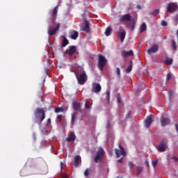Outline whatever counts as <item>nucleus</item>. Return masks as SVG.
<instances>
[{"label": "nucleus", "mask_w": 178, "mask_h": 178, "mask_svg": "<svg viewBox=\"0 0 178 178\" xmlns=\"http://www.w3.org/2000/svg\"><path fill=\"white\" fill-rule=\"evenodd\" d=\"M78 83L81 86H84L87 81V73L84 72V70L80 69V70L75 72Z\"/></svg>", "instance_id": "f257e3e1"}, {"label": "nucleus", "mask_w": 178, "mask_h": 178, "mask_svg": "<svg viewBox=\"0 0 178 178\" xmlns=\"http://www.w3.org/2000/svg\"><path fill=\"white\" fill-rule=\"evenodd\" d=\"M35 119H39L40 121H38V124L41 125L42 120L45 119V111L42 108H38L34 112Z\"/></svg>", "instance_id": "f03ea898"}, {"label": "nucleus", "mask_w": 178, "mask_h": 178, "mask_svg": "<svg viewBox=\"0 0 178 178\" xmlns=\"http://www.w3.org/2000/svg\"><path fill=\"white\" fill-rule=\"evenodd\" d=\"M107 62L108 60H106V58H105V56L101 54L98 55V67L99 70H104V67H105V65H106Z\"/></svg>", "instance_id": "7ed1b4c3"}, {"label": "nucleus", "mask_w": 178, "mask_h": 178, "mask_svg": "<svg viewBox=\"0 0 178 178\" xmlns=\"http://www.w3.org/2000/svg\"><path fill=\"white\" fill-rule=\"evenodd\" d=\"M118 148L120 149V150L119 149H114L116 158H119L121 156H123V158H124V156L127 155L126 150L124 149V147H122L121 144L118 145Z\"/></svg>", "instance_id": "20e7f679"}, {"label": "nucleus", "mask_w": 178, "mask_h": 178, "mask_svg": "<svg viewBox=\"0 0 178 178\" xmlns=\"http://www.w3.org/2000/svg\"><path fill=\"white\" fill-rule=\"evenodd\" d=\"M104 154H105L104 149L102 147H99L96 153V156L94 159L95 163H98V162H101L102 161V158H104Z\"/></svg>", "instance_id": "39448f33"}, {"label": "nucleus", "mask_w": 178, "mask_h": 178, "mask_svg": "<svg viewBox=\"0 0 178 178\" xmlns=\"http://www.w3.org/2000/svg\"><path fill=\"white\" fill-rule=\"evenodd\" d=\"M60 27V24H57L56 28L54 29L53 26H50L47 30V33L49 35H55L56 34V31L59 30Z\"/></svg>", "instance_id": "423d86ee"}, {"label": "nucleus", "mask_w": 178, "mask_h": 178, "mask_svg": "<svg viewBox=\"0 0 178 178\" xmlns=\"http://www.w3.org/2000/svg\"><path fill=\"white\" fill-rule=\"evenodd\" d=\"M178 10V5L176 3H170L167 7V12L168 13H172V12H175V10Z\"/></svg>", "instance_id": "0eeeda50"}, {"label": "nucleus", "mask_w": 178, "mask_h": 178, "mask_svg": "<svg viewBox=\"0 0 178 178\" xmlns=\"http://www.w3.org/2000/svg\"><path fill=\"white\" fill-rule=\"evenodd\" d=\"M131 20H133V19L131 18V15L130 14L120 15L119 17L120 23H123L124 22H131Z\"/></svg>", "instance_id": "6e6552de"}, {"label": "nucleus", "mask_w": 178, "mask_h": 178, "mask_svg": "<svg viewBox=\"0 0 178 178\" xmlns=\"http://www.w3.org/2000/svg\"><path fill=\"white\" fill-rule=\"evenodd\" d=\"M167 149L168 144H166V142H165V140H163L162 142L157 147V149L158 151H159V152H165V151H166Z\"/></svg>", "instance_id": "1a4fd4ad"}, {"label": "nucleus", "mask_w": 178, "mask_h": 178, "mask_svg": "<svg viewBox=\"0 0 178 178\" xmlns=\"http://www.w3.org/2000/svg\"><path fill=\"white\" fill-rule=\"evenodd\" d=\"M101 90H102V87H101V85L99 83H92V92L98 94V92H101Z\"/></svg>", "instance_id": "9d476101"}, {"label": "nucleus", "mask_w": 178, "mask_h": 178, "mask_svg": "<svg viewBox=\"0 0 178 178\" xmlns=\"http://www.w3.org/2000/svg\"><path fill=\"white\" fill-rule=\"evenodd\" d=\"M77 54V47L70 46L67 49L68 56H72V55H76Z\"/></svg>", "instance_id": "9b49d317"}, {"label": "nucleus", "mask_w": 178, "mask_h": 178, "mask_svg": "<svg viewBox=\"0 0 178 178\" xmlns=\"http://www.w3.org/2000/svg\"><path fill=\"white\" fill-rule=\"evenodd\" d=\"M160 123L162 127H165V126L170 124V118L161 117L160 119Z\"/></svg>", "instance_id": "f8f14e48"}, {"label": "nucleus", "mask_w": 178, "mask_h": 178, "mask_svg": "<svg viewBox=\"0 0 178 178\" xmlns=\"http://www.w3.org/2000/svg\"><path fill=\"white\" fill-rule=\"evenodd\" d=\"M118 35L121 42H123L124 38H126V31L124 29H120V31L118 32Z\"/></svg>", "instance_id": "ddd939ff"}, {"label": "nucleus", "mask_w": 178, "mask_h": 178, "mask_svg": "<svg viewBox=\"0 0 178 178\" xmlns=\"http://www.w3.org/2000/svg\"><path fill=\"white\" fill-rule=\"evenodd\" d=\"M58 6H56L53 10V14L51 17V23L53 24H55V20H56V17L58 16Z\"/></svg>", "instance_id": "4468645a"}, {"label": "nucleus", "mask_w": 178, "mask_h": 178, "mask_svg": "<svg viewBox=\"0 0 178 178\" xmlns=\"http://www.w3.org/2000/svg\"><path fill=\"white\" fill-rule=\"evenodd\" d=\"M158 44H153L150 49H149L147 50V54H149V55H151L152 54H155V52H158Z\"/></svg>", "instance_id": "2eb2a0df"}, {"label": "nucleus", "mask_w": 178, "mask_h": 178, "mask_svg": "<svg viewBox=\"0 0 178 178\" xmlns=\"http://www.w3.org/2000/svg\"><path fill=\"white\" fill-rule=\"evenodd\" d=\"M69 37L72 40H77L79 38V32L77 31H71L69 33Z\"/></svg>", "instance_id": "dca6fc26"}, {"label": "nucleus", "mask_w": 178, "mask_h": 178, "mask_svg": "<svg viewBox=\"0 0 178 178\" xmlns=\"http://www.w3.org/2000/svg\"><path fill=\"white\" fill-rule=\"evenodd\" d=\"M121 55L124 58H127V56H133L134 55V53L133 52V50H130L129 51H122Z\"/></svg>", "instance_id": "f3484780"}, {"label": "nucleus", "mask_w": 178, "mask_h": 178, "mask_svg": "<svg viewBox=\"0 0 178 178\" xmlns=\"http://www.w3.org/2000/svg\"><path fill=\"white\" fill-rule=\"evenodd\" d=\"M83 31L85 33H90V23L86 19H84V27Z\"/></svg>", "instance_id": "a211bd4d"}, {"label": "nucleus", "mask_w": 178, "mask_h": 178, "mask_svg": "<svg viewBox=\"0 0 178 178\" xmlns=\"http://www.w3.org/2000/svg\"><path fill=\"white\" fill-rule=\"evenodd\" d=\"M73 108L74 111H77L78 112H81V104L77 102H74Z\"/></svg>", "instance_id": "6ab92c4d"}, {"label": "nucleus", "mask_w": 178, "mask_h": 178, "mask_svg": "<svg viewBox=\"0 0 178 178\" xmlns=\"http://www.w3.org/2000/svg\"><path fill=\"white\" fill-rule=\"evenodd\" d=\"M152 123V117L148 116L145 120V127H149V126H151Z\"/></svg>", "instance_id": "aec40b11"}, {"label": "nucleus", "mask_w": 178, "mask_h": 178, "mask_svg": "<svg viewBox=\"0 0 178 178\" xmlns=\"http://www.w3.org/2000/svg\"><path fill=\"white\" fill-rule=\"evenodd\" d=\"M79 162L81 163V157L80 156L77 155L74 158V166L75 168H79Z\"/></svg>", "instance_id": "412c9836"}, {"label": "nucleus", "mask_w": 178, "mask_h": 178, "mask_svg": "<svg viewBox=\"0 0 178 178\" xmlns=\"http://www.w3.org/2000/svg\"><path fill=\"white\" fill-rule=\"evenodd\" d=\"M76 140V134H74V132H72L70 136L67 137V142L70 143L71 141H75Z\"/></svg>", "instance_id": "4be33fe9"}, {"label": "nucleus", "mask_w": 178, "mask_h": 178, "mask_svg": "<svg viewBox=\"0 0 178 178\" xmlns=\"http://www.w3.org/2000/svg\"><path fill=\"white\" fill-rule=\"evenodd\" d=\"M111 33L112 28H111V26L107 27L104 32L105 35H106V37H109V35H111Z\"/></svg>", "instance_id": "5701e85b"}, {"label": "nucleus", "mask_w": 178, "mask_h": 178, "mask_svg": "<svg viewBox=\"0 0 178 178\" xmlns=\"http://www.w3.org/2000/svg\"><path fill=\"white\" fill-rule=\"evenodd\" d=\"M130 24H129V27L130 29L131 30V31H133L134 30V29L136 28V21H134V19H131V21H130Z\"/></svg>", "instance_id": "b1692460"}, {"label": "nucleus", "mask_w": 178, "mask_h": 178, "mask_svg": "<svg viewBox=\"0 0 178 178\" xmlns=\"http://www.w3.org/2000/svg\"><path fill=\"white\" fill-rule=\"evenodd\" d=\"M164 63H165V65H172L173 59L166 57L165 60L164 61Z\"/></svg>", "instance_id": "393cba45"}, {"label": "nucleus", "mask_w": 178, "mask_h": 178, "mask_svg": "<svg viewBox=\"0 0 178 178\" xmlns=\"http://www.w3.org/2000/svg\"><path fill=\"white\" fill-rule=\"evenodd\" d=\"M132 69H133V60H131L130 61V65H129V67L125 70L126 73H130V72H131Z\"/></svg>", "instance_id": "a878e982"}, {"label": "nucleus", "mask_w": 178, "mask_h": 178, "mask_svg": "<svg viewBox=\"0 0 178 178\" xmlns=\"http://www.w3.org/2000/svg\"><path fill=\"white\" fill-rule=\"evenodd\" d=\"M63 41L61 44V47L62 48H65V47L67 45V38H66V36H63Z\"/></svg>", "instance_id": "bb28decb"}, {"label": "nucleus", "mask_w": 178, "mask_h": 178, "mask_svg": "<svg viewBox=\"0 0 178 178\" xmlns=\"http://www.w3.org/2000/svg\"><path fill=\"white\" fill-rule=\"evenodd\" d=\"M147 30V24L143 22L140 26V33H144Z\"/></svg>", "instance_id": "cd10ccee"}, {"label": "nucleus", "mask_w": 178, "mask_h": 178, "mask_svg": "<svg viewBox=\"0 0 178 178\" xmlns=\"http://www.w3.org/2000/svg\"><path fill=\"white\" fill-rule=\"evenodd\" d=\"M90 173H91V168H86L85 170L83 175L86 177H88V176H90Z\"/></svg>", "instance_id": "c85d7f7f"}, {"label": "nucleus", "mask_w": 178, "mask_h": 178, "mask_svg": "<svg viewBox=\"0 0 178 178\" xmlns=\"http://www.w3.org/2000/svg\"><path fill=\"white\" fill-rule=\"evenodd\" d=\"M64 109L63 108H59V107H56L54 109V112L56 113H60V112H63Z\"/></svg>", "instance_id": "c756f323"}, {"label": "nucleus", "mask_w": 178, "mask_h": 178, "mask_svg": "<svg viewBox=\"0 0 178 178\" xmlns=\"http://www.w3.org/2000/svg\"><path fill=\"white\" fill-rule=\"evenodd\" d=\"M171 42H172V47L174 51H177V46H176V42L175 41V40H172Z\"/></svg>", "instance_id": "7c9ffc66"}, {"label": "nucleus", "mask_w": 178, "mask_h": 178, "mask_svg": "<svg viewBox=\"0 0 178 178\" xmlns=\"http://www.w3.org/2000/svg\"><path fill=\"white\" fill-rule=\"evenodd\" d=\"M77 116V112H74V113L72 114V122L74 123L75 120L74 119H76V117Z\"/></svg>", "instance_id": "2f4dec72"}, {"label": "nucleus", "mask_w": 178, "mask_h": 178, "mask_svg": "<svg viewBox=\"0 0 178 178\" xmlns=\"http://www.w3.org/2000/svg\"><path fill=\"white\" fill-rule=\"evenodd\" d=\"M85 108H86V109H91V106H90V102L88 101L86 102Z\"/></svg>", "instance_id": "473e14b6"}, {"label": "nucleus", "mask_w": 178, "mask_h": 178, "mask_svg": "<svg viewBox=\"0 0 178 178\" xmlns=\"http://www.w3.org/2000/svg\"><path fill=\"white\" fill-rule=\"evenodd\" d=\"M152 165L153 168H156V165H158V161L157 160L152 161Z\"/></svg>", "instance_id": "72a5a7b5"}, {"label": "nucleus", "mask_w": 178, "mask_h": 178, "mask_svg": "<svg viewBox=\"0 0 178 178\" xmlns=\"http://www.w3.org/2000/svg\"><path fill=\"white\" fill-rule=\"evenodd\" d=\"M128 165L129 169H133V168H134V163H133L131 161L128 162Z\"/></svg>", "instance_id": "f704fd0d"}, {"label": "nucleus", "mask_w": 178, "mask_h": 178, "mask_svg": "<svg viewBox=\"0 0 178 178\" xmlns=\"http://www.w3.org/2000/svg\"><path fill=\"white\" fill-rule=\"evenodd\" d=\"M63 118V115H57V119L60 122V123H62V119Z\"/></svg>", "instance_id": "c9c22d12"}, {"label": "nucleus", "mask_w": 178, "mask_h": 178, "mask_svg": "<svg viewBox=\"0 0 178 178\" xmlns=\"http://www.w3.org/2000/svg\"><path fill=\"white\" fill-rule=\"evenodd\" d=\"M138 175H141V172H143V167L140 166L137 168Z\"/></svg>", "instance_id": "e433bc0d"}, {"label": "nucleus", "mask_w": 178, "mask_h": 178, "mask_svg": "<svg viewBox=\"0 0 178 178\" xmlns=\"http://www.w3.org/2000/svg\"><path fill=\"white\" fill-rule=\"evenodd\" d=\"M159 13V9H156L154 12L150 13V15H158Z\"/></svg>", "instance_id": "4c0bfd02"}, {"label": "nucleus", "mask_w": 178, "mask_h": 178, "mask_svg": "<svg viewBox=\"0 0 178 178\" xmlns=\"http://www.w3.org/2000/svg\"><path fill=\"white\" fill-rule=\"evenodd\" d=\"M106 97L108 98V99H110V98H111V92H109V90H106Z\"/></svg>", "instance_id": "58836bf2"}, {"label": "nucleus", "mask_w": 178, "mask_h": 178, "mask_svg": "<svg viewBox=\"0 0 178 178\" xmlns=\"http://www.w3.org/2000/svg\"><path fill=\"white\" fill-rule=\"evenodd\" d=\"M161 26L166 27V26H168V22H166L165 20L161 21Z\"/></svg>", "instance_id": "ea45409f"}, {"label": "nucleus", "mask_w": 178, "mask_h": 178, "mask_svg": "<svg viewBox=\"0 0 178 178\" xmlns=\"http://www.w3.org/2000/svg\"><path fill=\"white\" fill-rule=\"evenodd\" d=\"M116 73L118 76H120V67L116 68Z\"/></svg>", "instance_id": "a19ab883"}, {"label": "nucleus", "mask_w": 178, "mask_h": 178, "mask_svg": "<svg viewBox=\"0 0 178 178\" xmlns=\"http://www.w3.org/2000/svg\"><path fill=\"white\" fill-rule=\"evenodd\" d=\"M170 77H172V74L170 73H168L166 76V80H170Z\"/></svg>", "instance_id": "79ce46f5"}, {"label": "nucleus", "mask_w": 178, "mask_h": 178, "mask_svg": "<svg viewBox=\"0 0 178 178\" xmlns=\"http://www.w3.org/2000/svg\"><path fill=\"white\" fill-rule=\"evenodd\" d=\"M106 127V129H111V122L109 121L107 122Z\"/></svg>", "instance_id": "37998d69"}, {"label": "nucleus", "mask_w": 178, "mask_h": 178, "mask_svg": "<svg viewBox=\"0 0 178 178\" xmlns=\"http://www.w3.org/2000/svg\"><path fill=\"white\" fill-rule=\"evenodd\" d=\"M61 177H62V178H67V174H66V173H62V174H61Z\"/></svg>", "instance_id": "c03bdc74"}, {"label": "nucleus", "mask_w": 178, "mask_h": 178, "mask_svg": "<svg viewBox=\"0 0 178 178\" xmlns=\"http://www.w3.org/2000/svg\"><path fill=\"white\" fill-rule=\"evenodd\" d=\"M172 161H175V162H177V161H178V158L176 156H172Z\"/></svg>", "instance_id": "a18cd8bd"}, {"label": "nucleus", "mask_w": 178, "mask_h": 178, "mask_svg": "<svg viewBox=\"0 0 178 178\" xmlns=\"http://www.w3.org/2000/svg\"><path fill=\"white\" fill-rule=\"evenodd\" d=\"M118 163H123V157H122L121 159H120L119 160H118Z\"/></svg>", "instance_id": "49530a36"}, {"label": "nucleus", "mask_w": 178, "mask_h": 178, "mask_svg": "<svg viewBox=\"0 0 178 178\" xmlns=\"http://www.w3.org/2000/svg\"><path fill=\"white\" fill-rule=\"evenodd\" d=\"M168 94H169V97H170H170H172V95H173V91L170 90V91L168 92Z\"/></svg>", "instance_id": "de8ad7c7"}, {"label": "nucleus", "mask_w": 178, "mask_h": 178, "mask_svg": "<svg viewBox=\"0 0 178 178\" xmlns=\"http://www.w3.org/2000/svg\"><path fill=\"white\" fill-rule=\"evenodd\" d=\"M130 115H131V111H129L127 115V118H130Z\"/></svg>", "instance_id": "09e8293b"}, {"label": "nucleus", "mask_w": 178, "mask_h": 178, "mask_svg": "<svg viewBox=\"0 0 178 178\" xmlns=\"http://www.w3.org/2000/svg\"><path fill=\"white\" fill-rule=\"evenodd\" d=\"M175 130L178 133V124H175Z\"/></svg>", "instance_id": "8fccbe9b"}, {"label": "nucleus", "mask_w": 178, "mask_h": 178, "mask_svg": "<svg viewBox=\"0 0 178 178\" xmlns=\"http://www.w3.org/2000/svg\"><path fill=\"white\" fill-rule=\"evenodd\" d=\"M47 124H51V118L47 120Z\"/></svg>", "instance_id": "3c124183"}, {"label": "nucleus", "mask_w": 178, "mask_h": 178, "mask_svg": "<svg viewBox=\"0 0 178 178\" xmlns=\"http://www.w3.org/2000/svg\"><path fill=\"white\" fill-rule=\"evenodd\" d=\"M63 165H65V164H63V163L61 162V163H60V168H61V169H63Z\"/></svg>", "instance_id": "603ef678"}, {"label": "nucleus", "mask_w": 178, "mask_h": 178, "mask_svg": "<svg viewBox=\"0 0 178 178\" xmlns=\"http://www.w3.org/2000/svg\"><path fill=\"white\" fill-rule=\"evenodd\" d=\"M146 166H147V168H149V163L148 161H146Z\"/></svg>", "instance_id": "864d4df0"}, {"label": "nucleus", "mask_w": 178, "mask_h": 178, "mask_svg": "<svg viewBox=\"0 0 178 178\" xmlns=\"http://www.w3.org/2000/svg\"><path fill=\"white\" fill-rule=\"evenodd\" d=\"M136 8H137V9H141V6L137 5V6H136Z\"/></svg>", "instance_id": "5fc2aeb1"}, {"label": "nucleus", "mask_w": 178, "mask_h": 178, "mask_svg": "<svg viewBox=\"0 0 178 178\" xmlns=\"http://www.w3.org/2000/svg\"><path fill=\"white\" fill-rule=\"evenodd\" d=\"M118 102L120 104V102H122V99H120V97H118Z\"/></svg>", "instance_id": "6e6d98bb"}, {"label": "nucleus", "mask_w": 178, "mask_h": 178, "mask_svg": "<svg viewBox=\"0 0 178 178\" xmlns=\"http://www.w3.org/2000/svg\"><path fill=\"white\" fill-rule=\"evenodd\" d=\"M175 20H176V22H178V13H177V15H176Z\"/></svg>", "instance_id": "4d7b16f0"}, {"label": "nucleus", "mask_w": 178, "mask_h": 178, "mask_svg": "<svg viewBox=\"0 0 178 178\" xmlns=\"http://www.w3.org/2000/svg\"><path fill=\"white\" fill-rule=\"evenodd\" d=\"M65 140H66V141H67V138H66V139H65Z\"/></svg>", "instance_id": "13d9d810"}, {"label": "nucleus", "mask_w": 178, "mask_h": 178, "mask_svg": "<svg viewBox=\"0 0 178 178\" xmlns=\"http://www.w3.org/2000/svg\"><path fill=\"white\" fill-rule=\"evenodd\" d=\"M67 44H69V40L67 41Z\"/></svg>", "instance_id": "bf43d9fd"}]
</instances>
